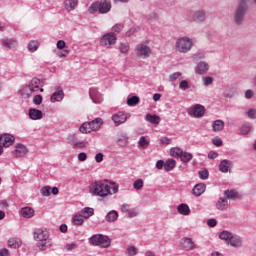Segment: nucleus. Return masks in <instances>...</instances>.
Returning a JSON list of instances; mask_svg holds the SVG:
<instances>
[{
  "label": "nucleus",
  "instance_id": "f257e3e1",
  "mask_svg": "<svg viewBox=\"0 0 256 256\" xmlns=\"http://www.w3.org/2000/svg\"><path fill=\"white\" fill-rule=\"evenodd\" d=\"M88 189L91 195L105 199V197H109V195L119 193V184L109 182V180L94 181L89 185Z\"/></svg>",
  "mask_w": 256,
  "mask_h": 256
},
{
  "label": "nucleus",
  "instance_id": "f03ea898",
  "mask_svg": "<svg viewBox=\"0 0 256 256\" xmlns=\"http://www.w3.org/2000/svg\"><path fill=\"white\" fill-rule=\"evenodd\" d=\"M43 83L41 82L40 79L38 78H33L28 85L23 86L20 90L19 93L23 99H30V97L33 96L34 93H37L40 91V93H43V88H42Z\"/></svg>",
  "mask_w": 256,
  "mask_h": 256
},
{
  "label": "nucleus",
  "instance_id": "7ed1b4c3",
  "mask_svg": "<svg viewBox=\"0 0 256 256\" xmlns=\"http://www.w3.org/2000/svg\"><path fill=\"white\" fill-rule=\"evenodd\" d=\"M249 13V1L240 0L234 11V23L238 27H241L245 23V17Z\"/></svg>",
  "mask_w": 256,
  "mask_h": 256
},
{
  "label": "nucleus",
  "instance_id": "20e7f679",
  "mask_svg": "<svg viewBox=\"0 0 256 256\" xmlns=\"http://www.w3.org/2000/svg\"><path fill=\"white\" fill-rule=\"evenodd\" d=\"M34 239L35 241H39V249L41 251H47L52 245L51 241L49 240V232L43 229H37L34 232Z\"/></svg>",
  "mask_w": 256,
  "mask_h": 256
},
{
  "label": "nucleus",
  "instance_id": "39448f33",
  "mask_svg": "<svg viewBox=\"0 0 256 256\" xmlns=\"http://www.w3.org/2000/svg\"><path fill=\"white\" fill-rule=\"evenodd\" d=\"M111 0H101L96 1L94 3H92L89 8L88 11L91 15H94V13H100V15H106V13H109V11H111Z\"/></svg>",
  "mask_w": 256,
  "mask_h": 256
},
{
  "label": "nucleus",
  "instance_id": "423d86ee",
  "mask_svg": "<svg viewBox=\"0 0 256 256\" xmlns=\"http://www.w3.org/2000/svg\"><path fill=\"white\" fill-rule=\"evenodd\" d=\"M175 49L178 53H189L193 49V40L187 36L180 37L175 42Z\"/></svg>",
  "mask_w": 256,
  "mask_h": 256
},
{
  "label": "nucleus",
  "instance_id": "0eeeda50",
  "mask_svg": "<svg viewBox=\"0 0 256 256\" xmlns=\"http://www.w3.org/2000/svg\"><path fill=\"white\" fill-rule=\"evenodd\" d=\"M91 245H95L96 247H102L103 249H107V247L111 246V240L109 237L102 235V234H96L93 235L89 239Z\"/></svg>",
  "mask_w": 256,
  "mask_h": 256
},
{
  "label": "nucleus",
  "instance_id": "6e6552de",
  "mask_svg": "<svg viewBox=\"0 0 256 256\" xmlns=\"http://www.w3.org/2000/svg\"><path fill=\"white\" fill-rule=\"evenodd\" d=\"M117 43V36L114 32L106 33L100 38V46L111 49Z\"/></svg>",
  "mask_w": 256,
  "mask_h": 256
},
{
  "label": "nucleus",
  "instance_id": "1a4fd4ad",
  "mask_svg": "<svg viewBox=\"0 0 256 256\" xmlns=\"http://www.w3.org/2000/svg\"><path fill=\"white\" fill-rule=\"evenodd\" d=\"M172 157L181 159L182 163H189L193 159V154L183 151L181 148H172L170 150Z\"/></svg>",
  "mask_w": 256,
  "mask_h": 256
},
{
  "label": "nucleus",
  "instance_id": "9d476101",
  "mask_svg": "<svg viewBox=\"0 0 256 256\" xmlns=\"http://www.w3.org/2000/svg\"><path fill=\"white\" fill-rule=\"evenodd\" d=\"M115 127H119V125H123L127 121V119H131V114L120 111L111 117Z\"/></svg>",
  "mask_w": 256,
  "mask_h": 256
},
{
  "label": "nucleus",
  "instance_id": "9b49d317",
  "mask_svg": "<svg viewBox=\"0 0 256 256\" xmlns=\"http://www.w3.org/2000/svg\"><path fill=\"white\" fill-rule=\"evenodd\" d=\"M136 55L140 59H148L151 57V48L145 44H139L136 46Z\"/></svg>",
  "mask_w": 256,
  "mask_h": 256
},
{
  "label": "nucleus",
  "instance_id": "f8f14e48",
  "mask_svg": "<svg viewBox=\"0 0 256 256\" xmlns=\"http://www.w3.org/2000/svg\"><path fill=\"white\" fill-rule=\"evenodd\" d=\"M191 117H195L196 119H201L205 115V106L201 104H195L191 111L189 112Z\"/></svg>",
  "mask_w": 256,
  "mask_h": 256
},
{
  "label": "nucleus",
  "instance_id": "ddd939ff",
  "mask_svg": "<svg viewBox=\"0 0 256 256\" xmlns=\"http://www.w3.org/2000/svg\"><path fill=\"white\" fill-rule=\"evenodd\" d=\"M15 143V136L11 134L0 135V145L1 147H11Z\"/></svg>",
  "mask_w": 256,
  "mask_h": 256
},
{
  "label": "nucleus",
  "instance_id": "4468645a",
  "mask_svg": "<svg viewBox=\"0 0 256 256\" xmlns=\"http://www.w3.org/2000/svg\"><path fill=\"white\" fill-rule=\"evenodd\" d=\"M116 137V144L118 147H127V143H129V136H127V132L119 131L117 132Z\"/></svg>",
  "mask_w": 256,
  "mask_h": 256
},
{
  "label": "nucleus",
  "instance_id": "2eb2a0df",
  "mask_svg": "<svg viewBox=\"0 0 256 256\" xmlns=\"http://www.w3.org/2000/svg\"><path fill=\"white\" fill-rule=\"evenodd\" d=\"M28 115L32 121H39L43 119V111L37 108H30L28 111Z\"/></svg>",
  "mask_w": 256,
  "mask_h": 256
},
{
  "label": "nucleus",
  "instance_id": "dca6fc26",
  "mask_svg": "<svg viewBox=\"0 0 256 256\" xmlns=\"http://www.w3.org/2000/svg\"><path fill=\"white\" fill-rule=\"evenodd\" d=\"M90 98L92 99L93 103H102L103 102V95L99 93L97 88H90L89 90Z\"/></svg>",
  "mask_w": 256,
  "mask_h": 256
},
{
  "label": "nucleus",
  "instance_id": "f3484780",
  "mask_svg": "<svg viewBox=\"0 0 256 256\" xmlns=\"http://www.w3.org/2000/svg\"><path fill=\"white\" fill-rule=\"evenodd\" d=\"M180 243L185 251H193V249H195V242H193L191 238L184 237L181 239Z\"/></svg>",
  "mask_w": 256,
  "mask_h": 256
},
{
  "label": "nucleus",
  "instance_id": "a211bd4d",
  "mask_svg": "<svg viewBox=\"0 0 256 256\" xmlns=\"http://www.w3.org/2000/svg\"><path fill=\"white\" fill-rule=\"evenodd\" d=\"M29 153V150L27 149V147L23 144H17L15 146V150H14V157H25V155Z\"/></svg>",
  "mask_w": 256,
  "mask_h": 256
},
{
  "label": "nucleus",
  "instance_id": "6ab92c4d",
  "mask_svg": "<svg viewBox=\"0 0 256 256\" xmlns=\"http://www.w3.org/2000/svg\"><path fill=\"white\" fill-rule=\"evenodd\" d=\"M209 71V64L205 61L199 62L195 67V73L197 75H205Z\"/></svg>",
  "mask_w": 256,
  "mask_h": 256
},
{
  "label": "nucleus",
  "instance_id": "aec40b11",
  "mask_svg": "<svg viewBox=\"0 0 256 256\" xmlns=\"http://www.w3.org/2000/svg\"><path fill=\"white\" fill-rule=\"evenodd\" d=\"M193 21H195V23H203V21H205V19H207V15L205 13V10H197L193 13L192 16Z\"/></svg>",
  "mask_w": 256,
  "mask_h": 256
},
{
  "label": "nucleus",
  "instance_id": "412c9836",
  "mask_svg": "<svg viewBox=\"0 0 256 256\" xmlns=\"http://www.w3.org/2000/svg\"><path fill=\"white\" fill-rule=\"evenodd\" d=\"M233 167V162L231 160H222L219 164V171L221 173H228V171H231V168Z\"/></svg>",
  "mask_w": 256,
  "mask_h": 256
},
{
  "label": "nucleus",
  "instance_id": "4be33fe9",
  "mask_svg": "<svg viewBox=\"0 0 256 256\" xmlns=\"http://www.w3.org/2000/svg\"><path fill=\"white\" fill-rule=\"evenodd\" d=\"M63 97H65V93L63 92V89L56 88V91L51 95L50 101L51 103L63 101Z\"/></svg>",
  "mask_w": 256,
  "mask_h": 256
},
{
  "label": "nucleus",
  "instance_id": "5701e85b",
  "mask_svg": "<svg viewBox=\"0 0 256 256\" xmlns=\"http://www.w3.org/2000/svg\"><path fill=\"white\" fill-rule=\"evenodd\" d=\"M228 245L236 248L243 247V239L240 236L232 235L230 236V240H228Z\"/></svg>",
  "mask_w": 256,
  "mask_h": 256
},
{
  "label": "nucleus",
  "instance_id": "b1692460",
  "mask_svg": "<svg viewBox=\"0 0 256 256\" xmlns=\"http://www.w3.org/2000/svg\"><path fill=\"white\" fill-rule=\"evenodd\" d=\"M20 215L24 217V219H31L35 217V210L31 207H24L20 210Z\"/></svg>",
  "mask_w": 256,
  "mask_h": 256
},
{
  "label": "nucleus",
  "instance_id": "393cba45",
  "mask_svg": "<svg viewBox=\"0 0 256 256\" xmlns=\"http://www.w3.org/2000/svg\"><path fill=\"white\" fill-rule=\"evenodd\" d=\"M215 207L216 209H218V211H225L229 208V201L225 197L219 198V200L216 202Z\"/></svg>",
  "mask_w": 256,
  "mask_h": 256
},
{
  "label": "nucleus",
  "instance_id": "a878e982",
  "mask_svg": "<svg viewBox=\"0 0 256 256\" xmlns=\"http://www.w3.org/2000/svg\"><path fill=\"white\" fill-rule=\"evenodd\" d=\"M225 129V122L223 120H215L212 122V130L214 133H219V131H223Z\"/></svg>",
  "mask_w": 256,
  "mask_h": 256
},
{
  "label": "nucleus",
  "instance_id": "bb28decb",
  "mask_svg": "<svg viewBox=\"0 0 256 256\" xmlns=\"http://www.w3.org/2000/svg\"><path fill=\"white\" fill-rule=\"evenodd\" d=\"M88 124L92 131H99V129H101V125H103V119L96 118V119L88 122Z\"/></svg>",
  "mask_w": 256,
  "mask_h": 256
},
{
  "label": "nucleus",
  "instance_id": "cd10ccee",
  "mask_svg": "<svg viewBox=\"0 0 256 256\" xmlns=\"http://www.w3.org/2000/svg\"><path fill=\"white\" fill-rule=\"evenodd\" d=\"M205 189H207V186L204 183H200L194 186L192 193L195 195V197H201V194L205 191Z\"/></svg>",
  "mask_w": 256,
  "mask_h": 256
},
{
  "label": "nucleus",
  "instance_id": "c85d7f7f",
  "mask_svg": "<svg viewBox=\"0 0 256 256\" xmlns=\"http://www.w3.org/2000/svg\"><path fill=\"white\" fill-rule=\"evenodd\" d=\"M7 245L10 247V249H19V247L23 245V242H21V239L19 238H10L7 241Z\"/></svg>",
  "mask_w": 256,
  "mask_h": 256
},
{
  "label": "nucleus",
  "instance_id": "c756f323",
  "mask_svg": "<svg viewBox=\"0 0 256 256\" xmlns=\"http://www.w3.org/2000/svg\"><path fill=\"white\" fill-rule=\"evenodd\" d=\"M79 5L78 0H65L64 1V8L66 11H74V9Z\"/></svg>",
  "mask_w": 256,
  "mask_h": 256
},
{
  "label": "nucleus",
  "instance_id": "7c9ffc66",
  "mask_svg": "<svg viewBox=\"0 0 256 256\" xmlns=\"http://www.w3.org/2000/svg\"><path fill=\"white\" fill-rule=\"evenodd\" d=\"M177 211L180 215H191V209L189 208V205L185 203L179 204L177 207Z\"/></svg>",
  "mask_w": 256,
  "mask_h": 256
},
{
  "label": "nucleus",
  "instance_id": "2f4dec72",
  "mask_svg": "<svg viewBox=\"0 0 256 256\" xmlns=\"http://www.w3.org/2000/svg\"><path fill=\"white\" fill-rule=\"evenodd\" d=\"M80 214H82L84 219H89V217H93V215H95V210L91 207H86L80 211Z\"/></svg>",
  "mask_w": 256,
  "mask_h": 256
},
{
  "label": "nucleus",
  "instance_id": "473e14b6",
  "mask_svg": "<svg viewBox=\"0 0 256 256\" xmlns=\"http://www.w3.org/2000/svg\"><path fill=\"white\" fill-rule=\"evenodd\" d=\"M116 219H119V213H117V211L112 210L107 213L106 221H108V223H115Z\"/></svg>",
  "mask_w": 256,
  "mask_h": 256
},
{
  "label": "nucleus",
  "instance_id": "72a5a7b5",
  "mask_svg": "<svg viewBox=\"0 0 256 256\" xmlns=\"http://www.w3.org/2000/svg\"><path fill=\"white\" fill-rule=\"evenodd\" d=\"M146 121L152 123V125H159V123H161V118L157 115L146 114Z\"/></svg>",
  "mask_w": 256,
  "mask_h": 256
},
{
  "label": "nucleus",
  "instance_id": "f704fd0d",
  "mask_svg": "<svg viewBox=\"0 0 256 256\" xmlns=\"http://www.w3.org/2000/svg\"><path fill=\"white\" fill-rule=\"evenodd\" d=\"M2 45L7 49H13V47H17V41L13 39L5 38V39H2Z\"/></svg>",
  "mask_w": 256,
  "mask_h": 256
},
{
  "label": "nucleus",
  "instance_id": "c9c22d12",
  "mask_svg": "<svg viewBox=\"0 0 256 256\" xmlns=\"http://www.w3.org/2000/svg\"><path fill=\"white\" fill-rule=\"evenodd\" d=\"M175 165H177V162H175V160L168 159L164 163V169H165V171H173V169H175Z\"/></svg>",
  "mask_w": 256,
  "mask_h": 256
},
{
  "label": "nucleus",
  "instance_id": "e433bc0d",
  "mask_svg": "<svg viewBox=\"0 0 256 256\" xmlns=\"http://www.w3.org/2000/svg\"><path fill=\"white\" fill-rule=\"evenodd\" d=\"M224 195L226 199H237L239 192H237V190H226Z\"/></svg>",
  "mask_w": 256,
  "mask_h": 256
},
{
  "label": "nucleus",
  "instance_id": "4c0bfd02",
  "mask_svg": "<svg viewBox=\"0 0 256 256\" xmlns=\"http://www.w3.org/2000/svg\"><path fill=\"white\" fill-rule=\"evenodd\" d=\"M39 49V42L32 40L29 42L28 44V51H30V53H35V51H37Z\"/></svg>",
  "mask_w": 256,
  "mask_h": 256
},
{
  "label": "nucleus",
  "instance_id": "58836bf2",
  "mask_svg": "<svg viewBox=\"0 0 256 256\" xmlns=\"http://www.w3.org/2000/svg\"><path fill=\"white\" fill-rule=\"evenodd\" d=\"M232 235L233 234L231 232H229V231H222L219 234V239H222L223 241H226L228 243L229 240L231 239Z\"/></svg>",
  "mask_w": 256,
  "mask_h": 256
},
{
  "label": "nucleus",
  "instance_id": "ea45409f",
  "mask_svg": "<svg viewBox=\"0 0 256 256\" xmlns=\"http://www.w3.org/2000/svg\"><path fill=\"white\" fill-rule=\"evenodd\" d=\"M80 133H91V126L89 125V122H84L80 128H79Z\"/></svg>",
  "mask_w": 256,
  "mask_h": 256
},
{
  "label": "nucleus",
  "instance_id": "a19ab883",
  "mask_svg": "<svg viewBox=\"0 0 256 256\" xmlns=\"http://www.w3.org/2000/svg\"><path fill=\"white\" fill-rule=\"evenodd\" d=\"M138 103H139L138 96H132L127 99V105H129V107H135V105H137Z\"/></svg>",
  "mask_w": 256,
  "mask_h": 256
},
{
  "label": "nucleus",
  "instance_id": "79ce46f5",
  "mask_svg": "<svg viewBox=\"0 0 256 256\" xmlns=\"http://www.w3.org/2000/svg\"><path fill=\"white\" fill-rule=\"evenodd\" d=\"M138 145L139 147H142V149H147V147H149V140H147L145 136H141Z\"/></svg>",
  "mask_w": 256,
  "mask_h": 256
},
{
  "label": "nucleus",
  "instance_id": "37998d69",
  "mask_svg": "<svg viewBox=\"0 0 256 256\" xmlns=\"http://www.w3.org/2000/svg\"><path fill=\"white\" fill-rule=\"evenodd\" d=\"M83 216L82 214H79V215H75L73 218H72V223H74V225H83L84 223V220H83Z\"/></svg>",
  "mask_w": 256,
  "mask_h": 256
},
{
  "label": "nucleus",
  "instance_id": "c03bdc74",
  "mask_svg": "<svg viewBox=\"0 0 256 256\" xmlns=\"http://www.w3.org/2000/svg\"><path fill=\"white\" fill-rule=\"evenodd\" d=\"M40 193L42 197H49L51 195V187L50 186H44L41 188Z\"/></svg>",
  "mask_w": 256,
  "mask_h": 256
},
{
  "label": "nucleus",
  "instance_id": "a18cd8bd",
  "mask_svg": "<svg viewBox=\"0 0 256 256\" xmlns=\"http://www.w3.org/2000/svg\"><path fill=\"white\" fill-rule=\"evenodd\" d=\"M127 256H135L137 255V247L135 246H128L126 249Z\"/></svg>",
  "mask_w": 256,
  "mask_h": 256
},
{
  "label": "nucleus",
  "instance_id": "49530a36",
  "mask_svg": "<svg viewBox=\"0 0 256 256\" xmlns=\"http://www.w3.org/2000/svg\"><path fill=\"white\" fill-rule=\"evenodd\" d=\"M133 188L136 191H141V189H143V179H137L136 181H134Z\"/></svg>",
  "mask_w": 256,
  "mask_h": 256
},
{
  "label": "nucleus",
  "instance_id": "de8ad7c7",
  "mask_svg": "<svg viewBox=\"0 0 256 256\" xmlns=\"http://www.w3.org/2000/svg\"><path fill=\"white\" fill-rule=\"evenodd\" d=\"M251 131V124H244L241 129H240V133L242 135H247L248 133H250Z\"/></svg>",
  "mask_w": 256,
  "mask_h": 256
},
{
  "label": "nucleus",
  "instance_id": "09e8293b",
  "mask_svg": "<svg viewBox=\"0 0 256 256\" xmlns=\"http://www.w3.org/2000/svg\"><path fill=\"white\" fill-rule=\"evenodd\" d=\"M118 49L120 52L127 54V53H129V44L128 43H120Z\"/></svg>",
  "mask_w": 256,
  "mask_h": 256
},
{
  "label": "nucleus",
  "instance_id": "8fccbe9b",
  "mask_svg": "<svg viewBox=\"0 0 256 256\" xmlns=\"http://www.w3.org/2000/svg\"><path fill=\"white\" fill-rule=\"evenodd\" d=\"M32 103H34V105H41L43 103V96L34 95L32 99Z\"/></svg>",
  "mask_w": 256,
  "mask_h": 256
},
{
  "label": "nucleus",
  "instance_id": "3c124183",
  "mask_svg": "<svg viewBox=\"0 0 256 256\" xmlns=\"http://www.w3.org/2000/svg\"><path fill=\"white\" fill-rule=\"evenodd\" d=\"M179 89H181V91H187V89H189V82L187 80L180 81Z\"/></svg>",
  "mask_w": 256,
  "mask_h": 256
},
{
  "label": "nucleus",
  "instance_id": "603ef678",
  "mask_svg": "<svg viewBox=\"0 0 256 256\" xmlns=\"http://www.w3.org/2000/svg\"><path fill=\"white\" fill-rule=\"evenodd\" d=\"M181 75H183V73H181V72H174V73L169 75V81L170 82L177 81V79L179 77H181Z\"/></svg>",
  "mask_w": 256,
  "mask_h": 256
},
{
  "label": "nucleus",
  "instance_id": "864d4df0",
  "mask_svg": "<svg viewBox=\"0 0 256 256\" xmlns=\"http://www.w3.org/2000/svg\"><path fill=\"white\" fill-rule=\"evenodd\" d=\"M199 177L202 180L209 179V170L204 169V170L199 171Z\"/></svg>",
  "mask_w": 256,
  "mask_h": 256
},
{
  "label": "nucleus",
  "instance_id": "5fc2aeb1",
  "mask_svg": "<svg viewBox=\"0 0 256 256\" xmlns=\"http://www.w3.org/2000/svg\"><path fill=\"white\" fill-rule=\"evenodd\" d=\"M124 27L125 26L123 24H116L112 27V31H113V33H121V31H123Z\"/></svg>",
  "mask_w": 256,
  "mask_h": 256
},
{
  "label": "nucleus",
  "instance_id": "6e6d98bb",
  "mask_svg": "<svg viewBox=\"0 0 256 256\" xmlns=\"http://www.w3.org/2000/svg\"><path fill=\"white\" fill-rule=\"evenodd\" d=\"M203 84L206 87H209V85H212L213 84V77H211V76L204 77L203 78Z\"/></svg>",
  "mask_w": 256,
  "mask_h": 256
},
{
  "label": "nucleus",
  "instance_id": "4d7b16f0",
  "mask_svg": "<svg viewBox=\"0 0 256 256\" xmlns=\"http://www.w3.org/2000/svg\"><path fill=\"white\" fill-rule=\"evenodd\" d=\"M212 143L213 145H215L216 147H221V145H223V140H221V138L219 137H214L212 139Z\"/></svg>",
  "mask_w": 256,
  "mask_h": 256
},
{
  "label": "nucleus",
  "instance_id": "13d9d810",
  "mask_svg": "<svg viewBox=\"0 0 256 256\" xmlns=\"http://www.w3.org/2000/svg\"><path fill=\"white\" fill-rule=\"evenodd\" d=\"M84 147H85V142L83 141H78L73 144V149H84Z\"/></svg>",
  "mask_w": 256,
  "mask_h": 256
},
{
  "label": "nucleus",
  "instance_id": "bf43d9fd",
  "mask_svg": "<svg viewBox=\"0 0 256 256\" xmlns=\"http://www.w3.org/2000/svg\"><path fill=\"white\" fill-rule=\"evenodd\" d=\"M208 227H217V219L211 218L207 221Z\"/></svg>",
  "mask_w": 256,
  "mask_h": 256
},
{
  "label": "nucleus",
  "instance_id": "052dcab7",
  "mask_svg": "<svg viewBox=\"0 0 256 256\" xmlns=\"http://www.w3.org/2000/svg\"><path fill=\"white\" fill-rule=\"evenodd\" d=\"M254 95H255V92L251 89H248L245 92L246 99H253Z\"/></svg>",
  "mask_w": 256,
  "mask_h": 256
},
{
  "label": "nucleus",
  "instance_id": "680f3d73",
  "mask_svg": "<svg viewBox=\"0 0 256 256\" xmlns=\"http://www.w3.org/2000/svg\"><path fill=\"white\" fill-rule=\"evenodd\" d=\"M247 115L250 119H256V110L255 109H249L247 112Z\"/></svg>",
  "mask_w": 256,
  "mask_h": 256
},
{
  "label": "nucleus",
  "instance_id": "e2e57ef3",
  "mask_svg": "<svg viewBox=\"0 0 256 256\" xmlns=\"http://www.w3.org/2000/svg\"><path fill=\"white\" fill-rule=\"evenodd\" d=\"M78 161H81V162L87 161V153H85V152L79 153L78 154Z\"/></svg>",
  "mask_w": 256,
  "mask_h": 256
},
{
  "label": "nucleus",
  "instance_id": "0e129e2a",
  "mask_svg": "<svg viewBox=\"0 0 256 256\" xmlns=\"http://www.w3.org/2000/svg\"><path fill=\"white\" fill-rule=\"evenodd\" d=\"M65 249L67 251H73V249H77V245L75 243L66 244Z\"/></svg>",
  "mask_w": 256,
  "mask_h": 256
},
{
  "label": "nucleus",
  "instance_id": "69168bd1",
  "mask_svg": "<svg viewBox=\"0 0 256 256\" xmlns=\"http://www.w3.org/2000/svg\"><path fill=\"white\" fill-rule=\"evenodd\" d=\"M0 256H11V253L7 248L0 249Z\"/></svg>",
  "mask_w": 256,
  "mask_h": 256
},
{
  "label": "nucleus",
  "instance_id": "338daca9",
  "mask_svg": "<svg viewBox=\"0 0 256 256\" xmlns=\"http://www.w3.org/2000/svg\"><path fill=\"white\" fill-rule=\"evenodd\" d=\"M57 49H65V42L63 40H58L56 43Z\"/></svg>",
  "mask_w": 256,
  "mask_h": 256
},
{
  "label": "nucleus",
  "instance_id": "774afa93",
  "mask_svg": "<svg viewBox=\"0 0 256 256\" xmlns=\"http://www.w3.org/2000/svg\"><path fill=\"white\" fill-rule=\"evenodd\" d=\"M96 163H101L103 161V153H97L95 156Z\"/></svg>",
  "mask_w": 256,
  "mask_h": 256
}]
</instances>
